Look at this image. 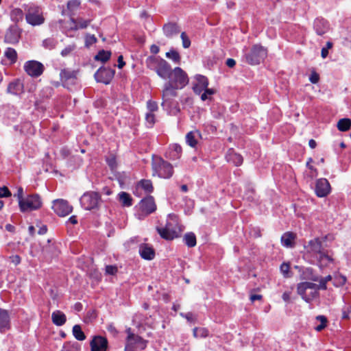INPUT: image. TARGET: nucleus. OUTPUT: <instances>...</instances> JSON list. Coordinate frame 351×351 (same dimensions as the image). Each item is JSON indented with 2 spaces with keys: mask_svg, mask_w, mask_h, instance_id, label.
Here are the masks:
<instances>
[{
  "mask_svg": "<svg viewBox=\"0 0 351 351\" xmlns=\"http://www.w3.org/2000/svg\"><path fill=\"white\" fill-rule=\"evenodd\" d=\"M8 93L18 95L23 92V84L20 80H16L8 84Z\"/></svg>",
  "mask_w": 351,
  "mask_h": 351,
  "instance_id": "bb28decb",
  "label": "nucleus"
},
{
  "mask_svg": "<svg viewBox=\"0 0 351 351\" xmlns=\"http://www.w3.org/2000/svg\"><path fill=\"white\" fill-rule=\"evenodd\" d=\"M326 237L324 238H315L310 240L306 245H304L305 256L306 257L315 258L319 256L326 249L323 246V241H325Z\"/></svg>",
  "mask_w": 351,
  "mask_h": 351,
  "instance_id": "39448f33",
  "label": "nucleus"
},
{
  "mask_svg": "<svg viewBox=\"0 0 351 351\" xmlns=\"http://www.w3.org/2000/svg\"><path fill=\"white\" fill-rule=\"evenodd\" d=\"M179 88H177L176 86L172 84L170 82H166L164 85V88L162 90V106H171V99L177 96L176 90Z\"/></svg>",
  "mask_w": 351,
  "mask_h": 351,
  "instance_id": "f8f14e48",
  "label": "nucleus"
},
{
  "mask_svg": "<svg viewBox=\"0 0 351 351\" xmlns=\"http://www.w3.org/2000/svg\"><path fill=\"white\" fill-rule=\"evenodd\" d=\"M76 48V45L75 44L69 45L66 46L64 49L61 51V56L62 57H66L69 56Z\"/></svg>",
  "mask_w": 351,
  "mask_h": 351,
  "instance_id": "de8ad7c7",
  "label": "nucleus"
},
{
  "mask_svg": "<svg viewBox=\"0 0 351 351\" xmlns=\"http://www.w3.org/2000/svg\"><path fill=\"white\" fill-rule=\"evenodd\" d=\"M337 127L341 132L348 131L351 127V120L348 118L341 119L338 121Z\"/></svg>",
  "mask_w": 351,
  "mask_h": 351,
  "instance_id": "c9c22d12",
  "label": "nucleus"
},
{
  "mask_svg": "<svg viewBox=\"0 0 351 351\" xmlns=\"http://www.w3.org/2000/svg\"><path fill=\"white\" fill-rule=\"evenodd\" d=\"M166 57L172 60L173 62L178 63L180 60L179 53L176 50H170L166 53Z\"/></svg>",
  "mask_w": 351,
  "mask_h": 351,
  "instance_id": "c03bdc74",
  "label": "nucleus"
},
{
  "mask_svg": "<svg viewBox=\"0 0 351 351\" xmlns=\"http://www.w3.org/2000/svg\"><path fill=\"white\" fill-rule=\"evenodd\" d=\"M319 75L315 71H313L309 77V80L313 84H317L319 82Z\"/></svg>",
  "mask_w": 351,
  "mask_h": 351,
  "instance_id": "bf43d9fd",
  "label": "nucleus"
},
{
  "mask_svg": "<svg viewBox=\"0 0 351 351\" xmlns=\"http://www.w3.org/2000/svg\"><path fill=\"white\" fill-rule=\"evenodd\" d=\"M139 206L141 211L146 215L154 212L156 209V205L152 196H147L143 199L139 203Z\"/></svg>",
  "mask_w": 351,
  "mask_h": 351,
  "instance_id": "6ab92c4d",
  "label": "nucleus"
},
{
  "mask_svg": "<svg viewBox=\"0 0 351 351\" xmlns=\"http://www.w3.org/2000/svg\"><path fill=\"white\" fill-rule=\"evenodd\" d=\"M351 313V306H345L342 311V318L348 319Z\"/></svg>",
  "mask_w": 351,
  "mask_h": 351,
  "instance_id": "13d9d810",
  "label": "nucleus"
},
{
  "mask_svg": "<svg viewBox=\"0 0 351 351\" xmlns=\"http://www.w3.org/2000/svg\"><path fill=\"white\" fill-rule=\"evenodd\" d=\"M100 195L96 192L85 193L80 198V204L85 210H93L97 208L100 202Z\"/></svg>",
  "mask_w": 351,
  "mask_h": 351,
  "instance_id": "1a4fd4ad",
  "label": "nucleus"
},
{
  "mask_svg": "<svg viewBox=\"0 0 351 351\" xmlns=\"http://www.w3.org/2000/svg\"><path fill=\"white\" fill-rule=\"evenodd\" d=\"M137 187L143 189L147 193H152L154 190L152 182L149 180H141L137 184Z\"/></svg>",
  "mask_w": 351,
  "mask_h": 351,
  "instance_id": "72a5a7b5",
  "label": "nucleus"
},
{
  "mask_svg": "<svg viewBox=\"0 0 351 351\" xmlns=\"http://www.w3.org/2000/svg\"><path fill=\"white\" fill-rule=\"evenodd\" d=\"M107 162L112 169H114L116 167V160L114 158L112 157L111 158H108Z\"/></svg>",
  "mask_w": 351,
  "mask_h": 351,
  "instance_id": "0e129e2a",
  "label": "nucleus"
},
{
  "mask_svg": "<svg viewBox=\"0 0 351 351\" xmlns=\"http://www.w3.org/2000/svg\"><path fill=\"white\" fill-rule=\"evenodd\" d=\"M160 236L166 240H173L179 237V232L173 228L171 222H167L164 228H157Z\"/></svg>",
  "mask_w": 351,
  "mask_h": 351,
  "instance_id": "2eb2a0df",
  "label": "nucleus"
},
{
  "mask_svg": "<svg viewBox=\"0 0 351 351\" xmlns=\"http://www.w3.org/2000/svg\"><path fill=\"white\" fill-rule=\"evenodd\" d=\"M19 206L23 213L38 210L42 206L41 198L38 194L29 195L19 201Z\"/></svg>",
  "mask_w": 351,
  "mask_h": 351,
  "instance_id": "20e7f679",
  "label": "nucleus"
},
{
  "mask_svg": "<svg viewBox=\"0 0 351 351\" xmlns=\"http://www.w3.org/2000/svg\"><path fill=\"white\" fill-rule=\"evenodd\" d=\"M10 259L12 263H13L15 265H17L21 263V258L18 255L10 256Z\"/></svg>",
  "mask_w": 351,
  "mask_h": 351,
  "instance_id": "69168bd1",
  "label": "nucleus"
},
{
  "mask_svg": "<svg viewBox=\"0 0 351 351\" xmlns=\"http://www.w3.org/2000/svg\"><path fill=\"white\" fill-rule=\"evenodd\" d=\"M295 235L293 232H287L281 237V243L284 247H293Z\"/></svg>",
  "mask_w": 351,
  "mask_h": 351,
  "instance_id": "7c9ffc66",
  "label": "nucleus"
},
{
  "mask_svg": "<svg viewBox=\"0 0 351 351\" xmlns=\"http://www.w3.org/2000/svg\"><path fill=\"white\" fill-rule=\"evenodd\" d=\"M97 38L94 35L87 34L85 38L86 46L88 47L97 42Z\"/></svg>",
  "mask_w": 351,
  "mask_h": 351,
  "instance_id": "5fc2aeb1",
  "label": "nucleus"
},
{
  "mask_svg": "<svg viewBox=\"0 0 351 351\" xmlns=\"http://www.w3.org/2000/svg\"><path fill=\"white\" fill-rule=\"evenodd\" d=\"M117 271V267L114 265H107L106 267V273L107 274L114 275Z\"/></svg>",
  "mask_w": 351,
  "mask_h": 351,
  "instance_id": "4d7b16f0",
  "label": "nucleus"
},
{
  "mask_svg": "<svg viewBox=\"0 0 351 351\" xmlns=\"http://www.w3.org/2000/svg\"><path fill=\"white\" fill-rule=\"evenodd\" d=\"M10 317L7 311L0 308V331H5L9 328Z\"/></svg>",
  "mask_w": 351,
  "mask_h": 351,
  "instance_id": "2f4dec72",
  "label": "nucleus"
},
{
  "mask_svg": "<svg viewBox=\"0 0 351 351\" xmlns=\"http://www.w3.org/2000/svg\"><path fill=\"white\" fill-rule=\"evenodd\" d=\"M146 124L148 128H152L155 123V115L154 113L147 112L145 115Z\"/></svg>",
  "mask_w": 351,
  "mask_h": 351,
  "instance_id": "09e8293b",
  "label": "nucleus"
},
{
  "mask_svg": "<svg viewBox=\"0 0 351 351\" xmlns=\"http://www.w3.org/2000/svg\"><path fill=\"white\" fill-rule=\"evenodd\" d=\"M180 315L182 317L186 318L189 322H193V320H194L193 315L191 312H189L187 313H180Z\"/></svg>",
  "mask_w": 351,
  "mask_h": 351,
  "instance_id": "680f3d73",
  "label": "nucleus"
},
{
  "mask_svg": "<svg viewBox=\"0 0 351 351\" xmlns=\"http://www.w3.org/2000/svg\"><path fill=\"white\" fill-rule=\"evenodd\" d=\"M147 108L149 110L148 112L153 113L154 112H155L158 110L157 103L149 100L147 102Z\"/></svg>",
  "mask_w": 351,
  "mask_h": 351,
  "instance_id": "864d4df0",
  "label": "nucleus"
},
{
  "mask_svg": "<svg viewBox=\"0 0 351 351\" xmlns=\"http://www.w3.org/2000/svg\"><path fill=\"white\" fill-rule=\"evenodd\" d=\"M311 170V177H315L317 176V169L312 166L311 164L308 166H306Z\"/></svg>",
  "mask_w": 351,
  "mask_h": 351,
  "instance_id": "338daca9",
  "label": "nucleus"
},
{
  "mask_svg": "<svg viewBox=\"0 0 351 351\" xmlns=\"http://www.w3.org/2000/svg\"><path fill=\"white\" fill-rule=\"evenodd\" d=\"M5 56L10 61L11 64H14L17 60V53L12 48H8L5 51Z\"/></svg>",
  "mask_w": 351,
  "mask_h": 351,
  "instance_id": "58836bf2",
  "label": "nucleus"
},
{
  "mask_svg": "<svg viewBox=\"0 0 351 351\" xmlns=\"http://www.w3.org/2000/svg\"><path fill=\"white\" fill-rule=\"evenodd\" d=\"M11 196V193L6 186H3L0 188V198L1 197H7Z\"/></svg>",
  "mask_w": 351,
  "mask_h": 351,
  "instance_id": "6e6d98bb",
  "label": "nucleus"
},
{
  "mask_svg": "<svg viewBox=\"0 0 351 351\" xmlns=\"http://www.w3.org/2000/svg\"><path fill=\"white\" fill-rule=\"evenodd\" d=\"M51 320L55 325L60 326L65 324L66 317L63 312L57 310L52 313Z\"/></svg>",
  "mask_w": 351,
  "mask_h": 351,
  "instance_id": "c756f323",
  "label": "nucleus"
},
{
  "mask_svg": "<svg viewBox=\"0 0 351 351\" xmlns=\"http://www.w3.org/2000/svg\"><path fill=\"white\" fill-rule=\"evenodd\" d=\"M196 84L193 85V90L197 95H200L208 86V80L204 75H197L195 77Z\"/></svg>",
  "mask_w": 351,
  "mask_h": 351,
  "instance_id": "412c9836",
  "label": "nucleus"
},
{
  "mask_svg": "<svg viewBox=\"0 0 351 351\" xmlns=\"http://www.w3.org/2000/svg\"><path fill=\"white\" fill-rule=\"evenodd\" d=\"M60 75V80L64 86L68 84L75 83L76 80V75L73 71L63 69L61 71Z\"/></svg>",
  "mask_w": 351,
  "mask_h": 351,
  "instance_id": "a878e982",
  "label": "nucleus"
},
{
  "mask_svg": "<svg viewBox=\"0 0 351 351\" xmlns=\"http://www.w3.org/2000/svg\"><path fill=\"white\" fill-rule=\"evenodd\" d=\"M267 54V51L265 48L259 45H254L249 52L245 53L244 57L248 64L256 65L263 61Z\"/></svg>",
  "mask_w": 351,
  "mask_h": 351,
  "instance_id": "f03ea898",
  "label": "nucleus"
},
{
  "mask_svg": "<svg viewBox=\"0 0 351 351\" xmlns=\"http://www.w3.org/2000/svg\"><path fill=\"white\" fill-rule=\"evenodd\" d=\"M317 262V265L321 268L327 267L330 264L333 263V258L328 253V251L325 250L319 256L315 258Z\"/></svg>",
  "mask_w": 351,
  "mask_h": 351,
  "instance_id": "5701e85b",
  "label": "nucleus"
},
{
  "mask_svg": "<svg viewBox=\"0 0 351 351\" xmlns=\"http://www.w3.org/2000/svg\"><path fill=\"white\" fill-rule=\"evenodd\" d=\"M201 138V133L198 130L191 131L186 135V142L191 147H195L198 140Z\"/></svg>",
  "mask_w": 351,
  "mask_h": 351,
  "instance_id": "c85d7f7f",
  "label": "nucleus"
},
{
  "mask_svg": "<svg viewBox=\"0 0 351 351\" xmlns=\"http://www.w3.org/2000/svg\"><path fill=\"white\" fill-rule=\"evenodd\" d=\"M182 152V149L181 146L175 143L169 146L168 149L165 152V156L169 160H176L180 158Z\"/></svg>",
  "mask_w": 351,
  "mask_h": 351,
  "instance_id": "aec40b11",
  "label": "nucleus"
},
{
  "mask_svg": "<svg viewBox=\"0 0 351 351\" xmlns=\"http://www.w3.org/2000/svg\"><path fill=\"white\" fill-rule=\"evenodd\" d=\"M128 337L126 339V344L125 346V351H134L135 348L143 350L146 347L147 341L143 340L138 335H136L131 332V328L126 330Z\"/></svg>",
  "mask_w": 351,
  "mask_h": 351,
  "instance_id": "6e6552de",
  "label": "nucleus"
},
{
  "mask_svg": "<svg viewBox=\"0 0 351 351\" xmlns=\"http://www.w3.org/2000/svg\"><path fill=\"white\" fill-rule=\"evenodd\" d=\"M317 319L320 321L321 323H319V325L317 326L315 328V330L319 332V331H322L324 328H326V322H327V319L324 315H318L317 317Z\"/></svg>",
  "mask_w": 351,
  "mask_h": 351,
  "instance_id": "a18cd8bd",
  "label": "nucleus"
},
{
  "mask_svg": "<svg viewBox=\"0 0 351 351\" xmlns=\"http://www.w3.org/2000/svg\"><path fill=\"white\" fill-rule=\"evenodd\" d=\"M215 93V90L213 88H208V87L203 90V92L199 95L200 98L202 101L210 100L212 95H213Z\"/></svg>",
  "mask_w": 351,
  "mask_h": 351,
  "instance_id": "79ce46f5",
  "label": "nucleus"
},
{
  "mask_svg": "<svg viewBox=\"0 0 351 351\" xmlns=\"http://www.w3.org/2000/svg\"><path fill=\"white\" fill-rule=\"evenodd\" d=\"M335 280L337 281V283H338V285L342 286L346 282V278L343 275H339L336 277Z\"/></svg>",
  "mask_w": 351,
  "mask_h": 351,
  "instance_id": "052dcab7",
  "label": "nucleus"
},
{
  "mask_svg": "<svg viewBox=\"0 0 351 351\" xmlns=\"http://www.w3.org/2000/svg\"><path fill=\"white\" fill-rule=\"evenodd\" d=\"M21 38V29L16 25H11L6 31L4 41L8 44L18 43Z\"/></svg>",
  "mask_w": 351,
  "mask_h": 351,
  "instance_id": "dca6fc26",
  "label": "nucleus"
},
{
  "mask_svg": "<svg viewBox=\"0 0 351 351\" xmlns=\"http://www.w3.org/2000/svg\"><path fill=\"white\" fill-rule=\"evenodd\" d=\"M139 254L145 260H152L155 257L154 248L146 243H143L139 246Z\"/></svg>",
  "mask_w": 351,
  "mask_h": 351,
  "instance_id": "b1692460",
  "label": "nucleus"
},
{
  "mask_svg": "<svg viewBox=\"0 0 351 351\" xmlns=\"http://www.w3.org/2000/svg\"><path fill=\"white\" fill-rule=\"evenodd\" d=\"M290 265L289 263H283L280 267V271L285 278L290 277L289 274Z\"/></svg>",
  "mask_w": 351,
  "mask_h": 351,
  "instance_id": "8fccbe9b",
  "label": "nucleus"
},
{
  "mask_svg": "<svg viewBox=\"0 0 351 351\" xmlns=\"http://www.w3.org/2000/svg\"><path fill=\"white\" fill-rule=\"evenodd\" d=\"M152 167L153 176H157L160 178L169 179L173 174L172 165L159 156L152 158Z\"/></svg>",
  "mask_w": 351,
  "mask_h": 351,
  "instance_id": "f257e3e1",
  "label": "nucleus"
},
{
  "mask_svg": "<svg viewBox=\"0 0 351 351\" xmlns=\"http://www.w3.org/2000/svg\"><path fill=\"white\" fill-rule=\"evenodd\" d=\"M24 69L29 75L37 77L43 74L44 66L40 62L29 60L25 63Z\"/></svg>",
  "mask_w": 351,
  "mask_h": 351,
  "instance_id": "ddd939ff",
  "label": "nucleus"
},
{
  "mask_svg": "<svg viewBox=\"0 0 351 351\" xmlns=\"http://www.w3.org/2000/svg\"><path fill=\"white\" fill-rule=\"evenodd\" d=\"M73 335L78 341H83L86 339V336L80 325H75L73 327Z\"/></svg>",
  "mask_w": 351,
  "mask_h": 351,
  "instance_id": "4c0bfd02",
  "label": "nucleus"
},
{
  "mask_svg": "<svg viewBox=\"0 0 351 351\" xmlns=\"http://www.w3.org/2000/svg\"><path fill=\"white\" fill-rule=\"evenodd\" d=\"M168 78L171 79L170 82L172 84L180 89L184 88L189 82L186 73L180 67H176L171 71L170 77Z\"/></svg>",
  "mask_w": 351,
  "mask_h": 351,
  "instance_id": "9d476101",
  "label": "nucleus"
},
{
  "mask_svg": "<svg viewBox=\"0 0 351 351\" xmlns=\"http://www.w3.org/2000/svg\"><path fill=\"white\" fill-rule=\"evenodd\" d=\"M150 63L153 69L161 78L167 79L170 77L171 67L166 60L162 58H154L151 60Z\"/></svg>",
  "mask_w": 351,
  "mask_h": 351,
  "instance_id": "0eeeda50",
  "label": "nucleus"
},
{
  "mask_svg": "<svg viewBox=\"0 0 351 351\" xmlns=\"http://www.w3.org/2000/svg\"><path fill=\"white\" fill-rule=\"evenodd\" d=\"M91 351H106L108 340L101 336H95L90 343Z\"/></svg>",
  "mask_w": 351,
  "mask_h": 351,
  "instance_id": "a211bd4d",
  "label": "nucleus"
},
{
  "mask_svg": "<svg viewBox=\"0 0 351 351\" xmlns=\"http://www.w3.org/2000/svg\"><path fill=\"white\" fill-rule=\"evenodd\" d=\"M226 160L235 166H240L243 163V157L241 154L236 153L233 149H229L226 155Z\"/></svg>",
  "mask_w": 351,
  "mask_h": 351,
  "instance_id": "393cba45",
  "label": "nucleus"
},
{
  "mask_svg": "<svg viewBox=\"0 0 351 351\" xmlns=\"http://www.w3.org/2000/svg\"><path fill=\"white\" fill-rule=\"evenodd\" d=\"M119 199L120 202L123 206H131L132 204V199L130 195L126 192H121L119 194Z\"/></svg>",
  "mask_w": 351,
  "mask_h": 351,
  "instance_id": "f704fd0d",
  "label": "nucleus"
},
{
  "mask_svg": "<svg viewBox=\"0 0 351 351\" xmlns=\"http://www.w3.org/2000/svg\"><path fill=\"white\" fill-rule=\"evenodd\" d=\"M71 22L73 24L77 23L79 25V27L80 29H85L90 24V19H84L82 18H77L76 19H75L73 18H71Z\"/></svg>",
  "mask_w": 351,
  "mask_h": 351,
  "instance_id": "a19ab883",
  "label": "nucleus"
},
{
  "mask_svg": "<svg viewBox=\"0 0 351 351\" xmlns=\"http://www.w3.org/2000/svg\"><path fill=\"white\" fill-rule=\"evenodd\" d=\"M315 191L317 196L324 197L330 192V185L326 178H320L316 181Z\"/></svg>",
  "mask_w": 351,
  "mask_h": 351,
  "instance_id": "f3484780",
  "label": "nucleus"
},
{
  "mask_svg": "<svg viewBox=\"0 0 351 351\" xmlns=\"http://www.w3.org/2000/svg\"><path fill=\"white\" fill-rule=\"evenodd\" d=\"M226 64L228 67L232 68L235 66L236 61L232 58H228L227 59Z\"/></svg>",
  "mask_w": 351,
  "mask_h": 351,
  "instance_id": "774afa93",
  "label": "nucleus"
},
{
  "mask_svg": "<svg viewBox=\"0 0 351 351\" xmlns=\"http://www.w3.org/2000/svg\"><path fill=\"white\" fill-rule=\"evenodd\" d=\"M180 29L179 26L174 23H169L163 26V32L165 35L168 38H171L177 35Z\"/></svg>",
  "mask_w": 351,
  "mask_h": 351,
  "instance_id": "cd10ccee",
  "label": "nucleus"
},
{
  "mask_svg": "<svg viewBox=\"0 0 351 351\" xmlns=\"http://www.w3.org/2000/svg\"><path fill=\"white\" fill-rule=\"evenodd\" d=\"M297 291L302 299L307 302L313 300L318 295L317 284L310 282H304L298 284Z\"/></svg>",
  "mask_w": 351,
  "mask_h": 351,
  "instance_id": "7ed1b4c3",
  "label": "nucleus"
},
{
  "mask_svg": "<svg viewBox=\"0 0 351 351\" xmlns=\"http://www.w3.org/2000/svg\"><path fill=\"white\" fill-rule=\"evenodd\" d=\"M14 196L17 197L18 201L23 200L25 197H23V189L22 187H19L17 190L16 194Z\"/></svg>",
  "mask_w": 351,
  "mask_h": 351,
  "instance_id": "e2e57ef3",
  "label": "nucleus"
},
{
  "mask_svg": "<svg viewBox=\"0 0 351 351\" xmlns=\"http://www.w3.org/2000/svg\"><path fill=\"white\" fill-rule=\"evenodd\" d=\"M52 208L54 212L60 217H65L73 211V207L69 202L63 199H58L53 201Z\"/></svg>",
  "mask_w": 351,
  "mask_h": 351,
  "instance_id": "9b49d317",
  "label": "nucleus"
},
{
  "mask_svg": "<svg viewBox=\"0 0 351 351\" xmlns=\"http://www.w3.org/2000/svg\"><path fill=\"white\" fill-rule=\"evenodd\" d=\"M313 28L317 35L322 36L329 30V25L325 19L317 18L314 21Z\"/></svg>",
  "mask_w": 351,
  "mask_h": 351,
  "instance_id": "4be33fe9",
  "label": "nucleus"
},
{
  "mask_svg": "<svg viewBox=\"0 0 351 351\" xmlns=\"http://www.w3.org/2000/svg\"><path fill=\"white\" fill-rule=\"evenodd\" d=\"M25 19L27 23L32 26L40 25L45 21L42 10L36 5H30L25 14Z\"/></svg>",
  "mask_w": 351,
  "mask_h": 351,
  "instance_id": "423d86ee",
  "label": "nucleus"
},
{
  "mask_svg": "<svg viewBox=\"0 0 351 351\" xmlns=\"http://www.w3.org/2000/svg\"><path fill=\"white\" fill-rule=\"evenodd\" d=\"M24 16L23 10L20 8H14L10 12V19L14 23H18L23 20Z\"/></svg>",
  "mask_w": 351,
  "mask_h": 351,
  "instance_id": "e433bc0d",
  "label": "nucleus"
},
{
  "mask_svg": "<svg viewBox=\"0 0 351 351\" xmlns=\"http://www.w3.org/2000/svg\"><path fill=\"white\" fill-rule=\"evenodd\" d=\"M181 39L182 42V46L184 48L187 49L191 45V40L187 36L185 32H182L181 34Z\"/></svg>",
  "mask_w": 351,
  "mask_h": 351,
  "instance_id": "3c124183",
  "label": "nucleus"
},
{
  "mask_svg": "<svg viewBox=\"0 0 351 351\" xmlns=\"http://www.w3.org/2000/svg\"><path fill=\"white\" fill-rule=\"evenodd\" d=\"M208 332L205 328H197L193 329V335L195 337H206L208 336Z\"/></svg>",
  "mask_w": 351,
  "mask_h": 351,
  "instance_id": "49530a36",
  "label": "nucleus"
},
{
  "mask_svg": "<svg viewBox=\"0 0 351 351\" xmlns=\"http://www.w3.org/2000/svg\"><path fill=\"white\" fill-rule=\"evenodd\" d=\"M183 241L189 247H195L197 243L196 237L193 232L186 233L183 237Z\"/></svg>",
  "mask_w": 351,
  "mask_h": 351,
  "instance_id": "473e14b6",
  "label": "nucleus"
},
{
  "mask_svg": "<svg viewBox=\"0 0 351 351\" xmlns=\"http://www.w3.org/2000/svg\"><path fill=\"white\" fill-rule=\"evenodd\" d=\"M111 56V52L109 51L101 50L95 56V60H99L102 62L108 61Z\"/></svg>",
  "mask_w": 351,
  "mask_h": 351,
  "instance_id": "ea45409f",
  "label": "nucleus"
},
{
  "mask_svg": "<svg viewBox=\"0 0 351 351\" xmlns=\"http://www.w3.org/2000/svg\"><path fill=\"white\" fill-rule=\"evenodd\" d=\"M56 44H57V41L54 38H46L43 41V46L45 49H47L49 50L54 49L55 47L56 46Z\"/></svg>",
  "mask_w": 351,
  "mask_h": 351,
  "instance_id": "37998d69",
  "label": "nucleus"
},
{
  "mask_svg": "<svg viewBox=\"0 0 351 351\" xmlns=\"http://www.w3.org/2000/svg\"><path fill=\"white\" fill-rule=\"evenodd\" d=\"M114 75V71L108 68H99L94 76L97 82L108 84Z\"/></svg>",
  "mask_w": 351,
  "mask_h": 351,
  "instance_id": "4468645a",
  "label": "nucleus"
},
{
  "mask_svg": "<svg viewBox=\"0 0 351 351\" xmlns=\"http://www.w3.org/2000/svg\"><path fill=\"white\" fill-rule=\"evenodd\" d=\"M311 279L314 281H317V280L319 281V284L317 285V290H319V289L326 290L327 289V286H326L327 282L324 281V279L322 278H321L319 280H318L317 278H311Z\"/></svg>",
  "mask_w": 351,
  "mask_h": 351,
  "instance_id": "603ef678",
  "label": "nucleus"
}]
</instances>
